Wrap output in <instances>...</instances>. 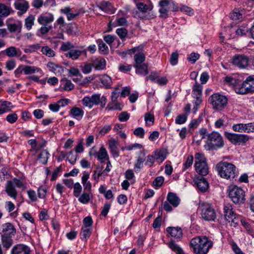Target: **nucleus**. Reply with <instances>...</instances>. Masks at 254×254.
I'll list each match as a JSON object with an SVG mask.
<instances>
[{
    "instance_id": "obj_1",
    "label": "nucleus",
    "mask_w": 254,
    "mask_h": 254,
    "mask_svg": "<svg viewBox=\"0 0 254 254\" xmlns=\"http://www.w3.org/2000/svg\"><path fill=\"white\" fill-rule=\"evenodd\" d=\"M213 244V242L207 236H200L191 239L190 247L194 254H207Z\"/></svg>"
},
{
    "instance_id": "obj_2",
    "label": "nucleus",
    "mask_w": 254,
    "mask_h": 254,
    "mask_svg": "<svg viewBox=\"0 0 254 254\" xmlns=\"http://www.w3.org/2000/svg\"><path fill=\"white\" fill-rule=\"evenodd\" d=\"M218 174L221 178L226 179H234L236 174V167L227 162H220L216 165Z\"/></svg>"
},
{
    "instance_id": "obj_3",
    "label": "nucleus",
    "mask_w": 254,
    "mask_h": 254,
    "mask_svg": "<svg viewBox=\"0 0 254 254\" xmlns=\"http://www.w3.org/2000/svg\"><path fill=\"white\" fill-rule=\"evenodd\" d=\"M15 187L24 190L26 189V184L22 180L16 178L7 181L5 187V192L9 196L13 199H16L17 196Z\"/></svg>"
},
{
    "instance_id": "obj_4",
    "label": "nucleus",
    "mask_w": 254,
    "mask_h": 254,
    "mask_svg": "<svg viewBox=\"0 0 254 254\" xmlns=\"http://www.w3.org/2000/svg\"><path fill=\"white\" fill-rule=\"evenodd\" d=\"M228 196L235 204L244 203L245 200V192L241 188L235 185H230L227 190Z\"/></svg>"
},
{
    "instance_id": "obj_5",
    "label": "nucleus",
    "mask_w": 254,
    "mask_h": 254,
    "mask_svg": "<svg viewBox=\"0 0 254 254\" xmlns=\"http://www.w3.org/2000/svg\"><path fill=\"white\" fill-rule=\"evenodd\" d=\"M209 101L214 109L221 111L227 106L228 99L224 95L215 93L209 97Z\"/></svg>"
},
{
    "instance_id": "obj_6",
    "label": "nucleus",
    "mask_w": 254,
    "mask_h": 254,
    "mask_svg": "<svg viewBox=\"0 0 254 254\" xmlns=\"http://www.w3.org/2000/svg\"><path fill=\"white\" fill-rule=\"evenodd\" d=\"M201 218L206 221H213L216 218V212L212 206L208 203H202L200 206Z\"/></svg>"
},
{
    "instance_id": "obj_7",
    "label": "nucleus",
    "mask_w": 254,
    "mask_h": 254,
    "mask_svg": "<svg viewBox=\"0 0 254 254\" xmlns=\"http://www.w3.org/2000/svg\"><path fill=\"white\" fill-rule=\"evenodd\" d=\"M224 216L226 220L230 223L231 225L235 226L240 222V217L234 213L232 206L230 204H227L224 207Z\"/></svg>"
},
{
    "instance_id": "obj_8",
    "label": "nucleus",
    "mask_w": 254,
    "mask_h": 254,
    "mask_svg": "<svg viewBox=\"0 0 254 254\" xmlns=\"http://www.w3.org/2000/svg\"><path fill=\"white\" fill-rule=\"evenodd\" d=\"M249 58L244 54H236L231 59V64L240 69L246 68L249 65Z\"/></svg>"
},
{
    "instance_id": "obj_9",
    "label": "nucleus",
    "mask_w": 254,
    "mask_h": 254,
    "mask_svg": "<svg viewBox=\"0 0 254 254\" xmlns=\"http://www.w3.org/2000/svg\"><path fill=\"white\" fill-rule=\"evenodd\" d=\"M202 86L198 83L196 82L192 88V96L195 99L194 104L195 106L193 109L196 111L198 107L202 102Z\"/></svg>"
},
{
    "instance_id": "obj_10",
    "label": "nucleus",
    "mask_w": 254,
    "mask_h": 254,
    "mask_svg": "<svg viewBox=\"0 0 254 254\" xmlns=\"http://www.w3.org/2000/svg\"><path fill=\"white\" fill-rule=\"evenodd\" d=\"M208 141L212 146L221 148L224 145L223 138L218 132H212L208 135Z\"/></svg>"
},
{
    "instance_id": "obj_11",
    "label": "nucleus",
    "mask_w": 254,
    "mask_h": 254,
    "mask_svg": "<svg viewBox=\"0 0 254 254\" xmlns=\"http://www.w3.org/2000/svg\"><path fill=\"white\" fill-rule=\"evenodd\" d=\"M81 101L84 106L91 109L94 106L98 105L99 94H94L91 96H85L82 99Z\"/></svg>"
},
{
    "instance_id": "obj_12",
    "label": "nucleus",
    "mask_w": 254,
    "mask_h": 254,
    "mask_svg": "<svg viewBox=\"0 0 254 254\" xmlns=\"http://www.w3.org/2000/svg\"><path fill=\"white\" fill-rule=\"evenodd\" d=\"M15 8L18 10L17 15L21 16L29 8V4L26 0H15L14 3Z\"/></svg>"
},
{
    "instance_id": "obj_13",
    "label": "nucleus",
    "mask_w": 254,
    "mask_h": 254,
    "mask_svg": "<svg viewBox=\"0 0 254 254\" xmlns=\"http://www.w3.org/2000/svg\"><path fill=\"white\" fill-rule=\"evenodd\" d=\"M30 248L22 244L15 245L10 252V254H30Z\"/></svg>"
},
{
    "instance_id": "obj_14",
    "label": "nucleus",
    "mask_w": 254,
    "mask_h": 254,
    "mask_svg": "<svg viewBox=\"0 0 254 254\" xmlns=\"http://www.w3.org/2000/svg\"><path fill=\"white\" fill-rule=\"evenodd\" d=\"M1 235L14 236L16 232V229L10 223H6L1 226Z\"/></svg>"
},
{
    "instance_id": "obj_15",
    "label": "nucleus",
    "mask_w": 254,
    "mask_h": 254,
    "mask_svg": "<svg viewBox=\"0 0 254 254\" xmlns=\"http://www.w3.org/2000/svg\"><path fill=\"white\" fill-rule=\"evenodd\" d=\"M168 3V0H161L159 2L160 7L159 12L160 14V16L164 19L168 17V12L170 11L169 9Z\"/></svg>"
},
{
    "instance_id": "obj_16",
    "label": "nucleus",
    "mask_w": 254,
    "mask_h": 254,
    "mask_svg": "<svg viewBox=\"0 0 254 254\" xmlns=\"http://www.w3.org/2000/svg\"><path fill=\"white\" fill-rule=\"evenodd\" d=\"M54 21V16L52 14L40 15L38 19V22L41 25L50 26V24Z\"/></svg>"
},
{
    "instance_id": "obj_17",
    "label": "nucleus",
    "mask_w": 254,
    "mask_h": 254,
    "mask_svg": "<svg viewBox=\"0 0 254 254\" xmlns=\"http://www.w3.org/2000/svg\"><path fill=\"white\" fill-rule=\"evenodd\" d=\"M166 231L172 237L176 239H180L183 236L182 230L180 227H168Z\"/></svg>"
},
{
    "instance_id": "obj_18",
    "label": "nucleus",
    "mask_w": 254,
    "mask_h": 254,
    "mask_svg": "<svg viewBox=\"0 0 254 254\" xmlns=\"http://www.w3.org/2000/svg\"><path fill=\"white\" fill-rule=\"evenodd\" d=\"M84 114V112L82 109L76 107H73L69 112V115L78 121H80L82 119Z\"/></svg>"
},
{
    "instance_id": "obj_19",
    "label": "nucleus",
    "mask_w": 254,
    "mask_h": 254,
    "mask_svg": "<svg viewBox=\"0 0 254 254\" xmlns=\"http://www.w3.org/2000/svg\"><path fill=\"white\" fill-rule=\"evenodd\" d=\"M234 90L235 92L240 94H246L249 93V91L244 81L241 82L238 80L236 84L235 85Z\"/></svg>"
},
{
    "instance_id": "obj_20",
    "label": "nucleus",
    "mask_w": 254,
    "mask_h": 254,
    "mask_svg": "<svg viewBox=\"0 0 254 254\" xmlns=\"http://www.w3.org/2000/svg\"><path fill=\"white\" fill-rule=\"evenodd\" d=\"M82 54L85 56L86 55V50H83L82 51L78 50H70L69 52L65 54V56L66 57L70 58L73 60H75L78 59V58Z\"/></svg>"
},
{
    "instance_id": "obj_21",
    "label": "nucleus",
    "mask_w": 254,
    "mask_h": 254,
    "mask_svg": "<svg viewBox=\"0 0 254 254\" xmlns=\"http://www.w3.org/2000/svg\"><path fill=\"white\" fill-rule=\"evenodd\" d=\"M195 184L200 191H206L208 188V183L203 178H197L195 180Z\"/></svg>"
},
{
    "instance_id": "obj_22",
    "label": "nucleus",
    "mask_w": 254,
    "mask_h": 254,
    "mask_svg": "<svg viewBox=\"0 0 254 254\" xmlns=\"http://www.w3.org/2000/svg\"><path fill=\"white\" fill-rule=\"evenodd\" d=\"M50 71L54 72L56 75L62 74L64 71V68L59 65L52 62H49L47 64Z\"/></svg>"
},
{
    "instance_id": "obj_23",
    "label": "nucleus",
    "mask_w": 254,
    "mask_h": 254,
    "mask_svg": "<svg viewBox=\"0 0 254 254\" xmlns=\"http://www.w3.org/2000/svg\"><path fill=\"white\" fill-rule=\"evenodd\" d=\"M89 178V174L88 172H84L82 177V183L83 184L85 191L91 192V184L88 181Z\"/></svg>"
},
{
    "instance_id": "obj_24",
    "label": "nucleus",
    "mask_w": 254,
    "mask_h": 254,
    "mask_svg": "<svg viewBox=\"0 0 254 254\" xmlns=\"http://www.w3.org/2000/svg\"><path fill=\"white\" fill-rule=\"evenodd\" d=\"M13 108L11 102L7 101H0V115L10 111Z\"/></svg>"
},
{
    "instance_id": "obj_25",
    "label": "nucleus",
    "mask_w": 254,
    "mask_h": 254,
    "mask_svg": "<svg viewBox=\"0 0 254 254\" xmlns=\"http://www.w3.org/2000/svg\"><path fill=\"white\" fill-rule=\"evenodd\" d=\"M133 66L135 68L136 73L138 74L145 75L148 73V65L147 64H134Z\"/></svg>"
},
{
    "instance_id": "obj_26",
    "label": "nucleus",
    "mask_w": 254,
    "mask_h": 254,
    "mask_svg": "<svg viewBox=\"0 0 254 254\" xmlns=\"http://www.w3.org/2000/svg\"><path fill=\"white\" fill-rule=\"evenodd\" d=\"M8 30L10 32L20 33L21 31L22 24L21 21H18L14 23H9L7 25Z\"/></svg>"
},
{
    "instance_id": "obj_27",
    "label": "nucleus",
    "mask_w": 254,
    "mask_h": 254,
    "mask_svg": "<svg viewBox=\"0 0 254 254\" xmlns=\"http://www.w3.org/2000/svg\"><path fill=\"white\" fill-rule=\"evenodd\" d=\"M13 12L14 10L10 6L0 3V16L6 17Z\"/></svg>"
},
{
    "instance_id": "obj_28",
    "label": "nucleus",
    "mask_w": 254,
    "mask_h": 254,
    "mask_svg": "<svg viewBox=\"0 0 254 254\" xmlns=\"http://www.w3.org/2000/svg\"><path fill=\"white\" fill-rule=\"evenodd\" d=\"M167 200L175 207H177L179 204L180 201L179 198L173 192L168 193Z\"/></svg>"
},
{
    "instance_id": "obj_29",
    "label": "nucleus",
    "mask_w": 254,
    "mask_h": 254,
    "mask_svg": "<svg viewBox=\"0 0 254 254\" xmlns=\"http://www.w3.org/2000/svg\"><path fill=\"white\" fill-rule=\"evenodd\" d=\"M117 145L118 143L115 140L112 139L109 141V149L114 157H117L119 156V151L117 148Z\"/></svg>"
},
{
    "instance_id": "obj_30",
    "label": "nucleus",
    "mask_w": 254,
    "mask_h": 254,
    "mask_svg": "<svg viewBox=\"0 0 254 254\" xmlns=\"http://www.w3.org/2000/svg\"><path fill=\"white\" fill-rule=\"evenodd\" d=\"M78 201L82 204L88 203L90 200L92 198V194L91 192L86 191L82 193V194H79Z\"/></svg>"
},
{
    "instance_id": "obj_31",
    "label": "nucleus",
    "mask_w": 254,
    "mask_h": 254,
    "mask_svg": "<svg viewBox=\"0 0 254 254\" xmlns=\"http://www.w3.org/2000/svg\"><path fill=\"white\" fill-rule=\"evenodd\" d=\"M6 55L9 57H14L20 56L21 52L19 49H17L13 46L10 47L4 51Z\"/></svg>"
},
{
    "instance_id": "obj_32",
    "label": "nucleus",
    "mask_w": 254,
    "mask_h": 254,
    "mask_svg": "<svg viewBox=\"0 0 254 254\" xmlns=\"http://www.w3.org/2000/svg\"><path fill=\"white\" fill-rule=\"evenodd\" d=\"M194 167L196 172L202 176H206L208 173L207 163H201Z\"/></svg>"
},
{
    "instance_id": "obj_33",
    "label": "nucleus",
    "mask_w": 254,
    "mask_h": 254,
    "mask_svg": "<svg viewBox=\"0 0 254 254\" xmlns=\"http://www.w3.org/2000/svg\"><path fill=\"white\" fill-rule=\"evenodd\" d=\"M12 237L13 236L1 235L2 244L4 248H5L6 249H7L11 246L13 242L12 239Z\"/></svg>"
},
{
    "instance_id": "obj_34",
    "label": "nucleus",
    "mask_w": 254,
    "mask_h": 254,
    "mask_svg": "<svg viewBox=\"0 0 254 254\" xmlns=\"http://www.w3.org/2000/svg\"><path fill=\"white\" fill-rule=\"evenodd\" d=\"M244 82L249 93L254 92V76H249Z\"/></svg>"
},
{
    "instance_id": "obj_35",
    "label": "nucleus",
    "mask_w": 254,
    "mask_h": 254,
    "mask_svg": "<svg viewBox=\"0 0 254 254\" xmlns=\"http://www.w3.org/2000/svg\"><path fill=\"white\" fill-rule=\"evenodd\" d=\"M51 28V26L42 25L41 28L37 30L36 35L39 37H43L50 31Z\"/></svg>"
},
{
    "instance_id": "obj_36",
    "label": "nucleus",
    "mask_w": 254,
    "mask_h": 254,
    "mask_svg": "<svg viewBox=\"0 0 254 254\" xmlns=\"http://www.w3.org/2000/svg\"><path fill=\"white\" fill-rule=\"evenodd\" d=\"M35 16L30 14L25 19L24 25L28 30L31 29L34 24Z\"/></svg>"
},
{
    "instance_id": "obj_37",
    "label": "nucleus",
    "mask_w": 254,
    "mask_h": 254,
    "mask_svg": "<svg viewBox=\"0 0 254 254\" xmlns=\"http://www.w3.org/2000/svg\"><path fill=\"white\" fill-rule=\"evenodd\" d=\"M169 247L177 254H185L183 249L174 241H171L168 244Z\"/></svg>"
},
{
    "instance_id": "obj_38",
    "label": "nucleus",
    "mask_w": 254,
    "mask_h": 254,
    "mask_svg": "<svg viewBox=\"0 0 254 254\" xmlns=\"http://www.w3.org/2000/svg\"><path fill=\"white\" fill-rule=\"evenodd\" d=\"M225 137L233 144L238 145V134L225 132Z\"/></svg>"
},
{
    "instance_id": "obj_39",
    "label": "nucleus",
    "mask_w": 254,
    "mask_h": 254,
    "mask_svg": "<svg viewBox=\"0 0 254 254\" xmlns=\"http://www.w3.org/2000/svg\"><path fill=\"white\" fill-rule=\"evenodd\" d=\"M93 66L97 70H102L106 66V61L104 59H98L94 61Z\"/></svg>"
},
{
    "instance_id": "obj_40",
    "label": "nucleus",
    "mask_w": 254,
    "mask_h": 254,
    "mask_svg": "<svg viewBox=\"0 0 254 254\" xmlns=\"http://www.w3.org/2000/svg\"><path fill=\"white\" fill-rule=\"evenodd\" d=\"M99 7L106 12H112L113 10V6L111 3L108 1H102L99 5Z\"/></svg>"
},
{
    "instance_id": "obj_41",
    "label": "nucleus",
    "mask_w": 254,
    "mask_h": 254,
    "mask_svg": "<svg viewBox=\"0 0 254 254\" xmlns=\"http://www.w3.org/2000/svg\"><path fill=\"white\" fill-rule=\"evenodd\" d=\"M97 159L99 160H108L109 158L106 149L104 147H101L97 154Z\"/></svg>"
},
{
    "instance_id": "obj_42",
    "label": "nucleus",
    "mask_w": 254,
    "mask_h": 254,
    "mask_svg": "<svg viewBox=\"0 0 254 254\" xmlns=\"http://www.w3.org/2000/svg\"><path fill=\"white\" fill-rule=\"evenodd\" d=\"M100 81L106 88H110L112 83L111 77L106 74L101 76Z\"/></svg>"
},
{
    "instance_id": "obj_43",
    "label": "nucleus",
    "mask_w": 254,
    "mask_h": 254,
    "mask_svg": "<svg viewBox=\"0 0 254 254\" xmlns=\"http://www.w3.org/2000/svg\"><path fill=\"white\" fill-rule=\"evenodd\" d=\"M201 163H207L206 158L203 154L200 153H196L195 154L194 167L199 165Z\"/></svg>"
},
{
    "instance_id": "obj_44",
    "label": "nucleus",
    "mask_w": 254,
    "mask_h": 254,
    "mask_svg": "<svg viewBox=\"0 0 254 254\" xmlns=\"http://www.w3.org/2000/svg\"><path fill=\"white\" fill-rule=\"evenodd\" d=\"M145 59V54L142 52H139L134 55V64H141Z\"/></svg>"
},
{
    "instance_id": "obj_45",
    "label": "nucleus",
    "mask_w": 254,
    "mask_h": 254,
    "mask_svg": "<svg viewBox=\"0 0 254 254\" xmlns=\"http://www.w3.org/2000/svg\"><path fill=\"white\" fill-rule=\"evenodd\" d=\"M50 154L46 150H43L39 155L38 159L42 164H45L47 163Z\"/></svg>"
},
{
    "instance_id": "obj_46",
    "label": "nucleus",
    "mask_w": 254,
    "mask_h": 254,
    "mask_svg": "<svg viewBox=\"0 0 254 254\" xmlns=\"http://www.w3.org/2000/svg\"><path fill=\"white\" fill-rule=\"evenodd\" d=\"M247 127L246 124H236L232 126V129L234 131L245 132Z\"/></svg>"
},
{
    "instance_id": "obj_47",
    "label": "nucleus",
    "mask_w": 254,
    "mask_h": 254,
    "mask_svg": "<svg viewBox=\"0 0 254 254\" xmlns=\"http://www.w3.org/2000/svg\"><path fill=\"white\" fill-rule=\"evenodd\" d=\"M91 234V228L82 227L80 237L82 240H87Z\"/></svg>"
},
{
    "instance_id": "obj_48",
    "label": "nucleus",
    "mask_w": 254,
    "mask_h": 254,
    "mask_svg": "<svg viewBox=\"0 0 254 254\" xmlns=\"http://www.w3.org/2000/svg\"><path fill=\"white\" fill-rule=\"evenodd\" d=\"M41 51L43 54L48 57H53L55 56L54 51L47 46L42 47Z\"/></svg>"
},
{
    "instance_id": "obj_49",
    "label": "nucleus",
    "mask_w": 254,
    "mask_h": 254,
    "mask_svg": "<svg viewBox=\"0 0 254 254\" xmlns=\"http://www.w3.org/2000/svg\"><path fill=\"white\" fill-rule=\"evenodd\" d=\"M63 82V89L65 91H70L72 90L74 87V84L71 82L70 80L66 78L61 80Z\"/></svg>"
},
{
    "instance_id": "obj_50",
    "label": "nucleus",
    "mask_w": 254,
    "mask_h": 254,
    "mask_svg": "<svg viewBox=\"0 0 254 254\" xmlns=\"http://www.w3.org/2000/svg\"><path fill=\"white\" fill-rule=\"evenodd\" d=\"M97 43L98 44V49L100 52L104 54H107L108 53V47L101 39L97 40Z\"/></svg>"
},
{
    "instance_id": "obj_51",
    "label": "nucleus",
    "mask_w": 254,
    "mask_h": 254,
    "mask_svg": "<svg viewBox=\"0 0 254 254\" xmlns=\"http://www.w3.org/2000/svg\"><path fill=\"white\" fill-rule=\"evenodd\" d=\"M250 139V136L245 134H238V145H245Z\"/></svg>"
},
{
    "instance_id": "obj_52",
    "label": "nucleus",
    "mask_w": 254,
    "mask_h": 254,
    "mask_svg": "<svg viewBox=\"0 0 254 254\" xmlns=\"http://www.w3.org/2000/svg\"><path fill=\"white\" fill-rule=\"evenodd\" d=\"M41 70L39 68L35 66L26 65L24 67V73L25 74L34 73Z\"/></svg>"
},
{
    "instance_id": "obj_53",
    "label": "nucleus",
    "mask_w": 254,
    "mask_h": 254,
    "mask_svg": "<svg viewBox=\"0 0 254 254\" xmlns=\"http://www.w3.org/2000/svg\"><path fill=\"white\" fill-rule=\"evenodd\" d=\"M193 157L192 155H189L186 162L183 164V171H185L190 167L193 163Z\"/></svg>"
},
{
    "instance_id": "obj_54",
    "label": "nucleus",
    "mask_w": 254,
    "mask_h": 254,
    "mask_svg": "<svg viewBox=\"0 0 254 254\" xmlns=\"http://www.w3.org/2000/svg\"><path fill=\"white\" fill-rule=\"evenodd\" d=\"M156 160L161 163L165 160L166 157V155L164 151H156L154 154Z\"/></svg>"
},
{
    "instance_id": "obj_55",
    "label": "nucleus",
    "mask_w": 254,
    "mask_h": 254,
    "mask_svg": "<svg viewBox=\"0 0 254 254\" xmlns=\"http://www.w3.org/2000/svg\"><path fill=\"white\" fill-rule=\"evenodd\" d=\"M68 76H80L82 77V75L80 72L79 70L75 67H72L69 69H68Z\"/></svg>"
},
{
    "instance_id": "obj_56",
    "label": "nucleus",
    "mask_w": 254,
    "mask_h": 254,
    "mask_svg": "<svg viewBox=\"0 0 254 254\" xmlns=\"http://www.w3.org/2000/svg\"><path fill=\"white\" fill-rule=\"evenodd\" d=\"M164 182V178L162 176L156 177L153 182V186L156 189L160 187Z\"/></svg>"
},
{
    "instance_id": "obj_57",
    "label": "nucleus",
    "mask_w": 254,
    "mask_h": 254,
    "mask_svg": "<svg viewBox=\"0 0 254 254\" xmlns=\"http://www.w3.org/2000/svg\"><path fill=\"white\" fill-rule=\"evenodd\" d=\"M123 105L117 101L112 102L108 105V108L109 110H122Z\"/></svg>"
},
{
    "instance_id": "obj_58",
    "label": "nucleus",
    "mask_w": 254,
    "mask_h": 254,
    "mask_svg": "<svg viewBox=\"0 0 254 254\" xmlns=\"http://www.w3.org/2000/svg\"><path fill=\"white\" fill-rule=\"evenodd\" d=\"M74 47V45L69 42H63L60 47V50L62 51H67Z\"/></svg>"
},
{
    "instance_id": "obj_59",
    "label": "nucleus",
    "mask_w": 254,
    "mask_h": 254,
    "mask_svg": "<svg viewBox=\"0 0 254 254\" xmlns=\"http://www.w3.org/2000/svg\"><path fill=\"white\" fill-rule=\"evenodd\" d=\"M249 31V28L245 26L239 27L236 31V33L238 36H244Z\"/></svg>"
},
{
    "instance_id": "obj_60",
    "label": "nucleus",
    "mask_w": 254,
    "mask_h": 254,
    "mask_svg": "<svg viewBox=\"0 0 254 254\" xmlns=\"http://www.w3.org/2000/svg\"><path fill=\"white\" fill-rule=\"evenodd\" d=\"M116 33L121 39H123L126 37L127 34V31L124 28H118L116 30Z\"/></svg>"
},
{
    "instance_id": "obj_61",
    "label": "nucleus",
    "mask_w": 254,
    "mask_h": 254,
    "mask_svg": "<svg viewBox=\"0 0 254 254\" xmlns=\"http://www.w3.org/2000/svg\"><path fill=\"white\" fill-rule=\"evenodd\" d=\"M83 226L82 227L91 228V226L93 223L92 219L91 217H86L83 221Z\"/></svg>"
},
{
    "instance_id": "obj_62",
    "label": "nucleus",
    "mask_w": 254,
    "mask_h": 254,
    "mask_svg": "<svg viewBox=\"0 0 254 254\" xmlns=\"http://www.w3.org/2000/svg\"><path fill=\"white\" fill-rule=\"evenodd\" d=\"M199 58V55L198 54L192 53L188 56L187 59L192 64H194Z\"/></svg>"
},
{
    "instance_id": "obj_63",
    "label": "nucleus",
    "mask_w": 254,
    "mask_h": 254,
    "mask_svg": "<svg viewBox=\"0 0 254 254\" xmlns=\"http://www.w3.org/2000/svg\"><path fill=\"white\" fill-rule=\"evenodd\" d=\"M82 190V187L79 183H76L73 186V193L75 197L79 196V194Z\"/></svg>"
},
{
    "instance_id": "obj_64",
    "label": "nucleus",
    "mask_w": 254,
    "mask_h": 254,
    "mask_svg": "<svg viewBox=\"0 0 254 254\" xmlns=\"http://www.w3.org/2000/svg\"><path fill=\"white\" fill-rule=\"evenodd\" d=\"M168 5L169 9L172 11H177L179 9V6L178 4L176 3L174 1L168 0Z\"/></svg>"
}]
</instances>
